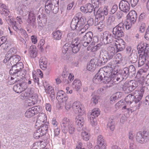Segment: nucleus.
I'll use <instances>...</instances> for the list:
<instances>
[{"label": "nucleus", "mask_w": 149, "mask_h": 149, "mask_svg": "<svg viewBox=\"0 0 149 149\" xmlns=\"http://www.w3.org/2000/svg\"><path fill=\"white\" fill-rule=\"evenodd\" d=\"M93 37V33L91 31L86 33L82 38L81 43L84 47L88 46L89 43L92 41Z\"/></svg>", "instance_id": "nucleus-10"}, {"label": "nucleus", "mask_w": 149, "mask_h": 149, "mask_svg": "<svg viewBox=\"0 0 149 149\" xmlns=\"http://www.w3.org/2000/svg\"><path fill=\"white\" fill-rule=\"evenodd\" d=\"M80 10L81 12L85 14H89L94 11L95 14V11L93 5L90 3H86L81 6Z\"/></svg>", "instance_id": "nucleus-11"}, {"label": "nucleus", "mask_w": 149, "mask_h": 149, "mask_svg": "<svg viewBox=\"0 0 149 149\" xmlns=\"http://www.w3.org/2000/svg\"><path fill=\"white\" fill-rule=\"evenodd\" d=\"M100 114V111L98 109H95L92 110V112L91 114V117L92 118V117L95 118L97 117Z\"/></svg>", "instance_id": "nucleus-50"}, {"label": "nucleus", "mask_w": 149, "mask_h": 149, "mask_svg": "<svg viewBox=\"0 0 149 149\" xmlns=\"http://www.w3.org/2000/svg\"><path fill=\"white\" fill-rule=\"evenodd\" d=\"M64 102L66 109L67 110H69L72 107L71 103L70 101L68 100Z\"/></svg>", "instance_id": "nucleus-61"}, {"label": "nucleus", "mask_w": 149, "mask_h": 149, "mask_svg": "<svg viewBox=\"0 0 149 149\" xmlns=\"http://www.w3.org/2000/svg\"><path fill=\"white\" fill-rule=\"evenodd\" d=\"M97 144L101 146L102 149H106V144L105 143L104 139L103 136L101 135L98 136Z\"/></svg>", "instance_id": "nucleus-26"}, {"label": "nucleus", "mask_w": 149, "mask_h": 149, "mask_svg": "<svg viewBox=\"0 0 149 149\" xmlns=\"http://www.w3.org/2000/svg\"><path fill=\"white\" fill-rule=\"evenodd\" d=\"M11 17L8 16V17H6L5 19L7 23L9 25H12L13 28V26H17V24H16V21H13V19H12V18H10Z\"/></svg>", "instance_id": "nucleus-45"}, {"label": "nucleus", "mask_w": 149, "mask_h": 149, "mask_svg": "<svg viewBox=\"0 0 149 149\" xmlns=\"http://www.w3.org/2000/svg\"><path fill=\"white\" fill-rule=\"evenodd\" d=\"M123 74V76L125 78V79H126L128 77H129V75L127 73L128 72H127V70H126L125 68H124L121 71H120Z\"/></svg>", "instance_id": "nucleus-57"}, {"label": "nucleus", "mask_w": 149, "mask_h": 149, "mask_svg": "<svg viewBox=\"0 0 149 149\" xmlns=\"http://www.w3.org/2000/svg\"><path fill=\"white\" fill-rule=\"evenodd\" d=\"M69 120L66 118H64L62 120L61 123V126L63 132L66 133L68 131V127L72 123Z\"/></svg>", "instance_id": "nucleus-19"}, {"label": "nucleus", "mask_w": 149, "mask_h": 149, "mask_svg": "<svg viewBox=\"0 0 149 149\" xmlns=\"http://www.w3.org/2000/svg\"><path fill=\"white\" fill-rule=\"evenodd\" d=\"M116 53V50L114 47L110 45L107 47V50H101L100 55L103 57L102 58L105 59L107 61L108 60L112 59Z\"/></svg>", "instance_id": "nucleus-2"}, {"label": "nucleus", "mask_w": 149, "mask_h": 149, "mask_svg": "<svg viewBox=\"0 0 149 149\" xmlns=\"http://www.w3.org/2000/svg\"><path fill=\"white\" fill-rule=\"evenodd\" d=\"M127 21L134 24L137 17V13L134 10L130 11L127 15Z\"/></svg>", "instance_id": "nucleus-23"}, {"label": "nucleus", "mask_w": 149, "mask_h": 149, "mask_svg": "<svg viewBox=\"0 0 149 149\" xmlns=\"http://www.w3.org/2000/svg\"><path fill=\"white\" fill-rule=\"evenodd\" d=\"M95 63L93 62V60L92 59L90 61L89 64L87 66V69L90 71H93L95 70Z\"/></svg>", "instance_id": "nucleus-40"}, {"label": "nucleus", "mask_w": 149, "mask_h": 149, "mask_svg": "<svg viewBox=\"0 0 149 149\" xmlns=\"http://www.w3.org/2000/svg\"><path fill=\"white\" fill-rule=\"evenodd\" d=\"M47 120V116L44 113H41L38 117L36 123L35 124L36 126H38L39 125L43 124V123L46 122Z\"/></svg>", "instance_id": "nucleus-22"}, {"label": "nucleus", "mask_w": 149, "mask_h": 149, "mask_svg": "<svg viewBox=\"0 0 149 149\" xmlns=\"http://www.w3.org/2000/svg\"><path fill=\"white\" fill-rule=\"evenodd\" d=\"M20 77V78H18L16 79V81H17V83H19L23 91L26 90L27 88V83L25 80L22 78Z\"/></svg>", "instance_id": "nucleus-24"}, {"label": "nucleus", "mask_w": 149, "mask_h": 149, "mask_svg": "<svg viewBox=\"0 0 149 149\" xmlns=\"http://www.w3.org/2000/svg\"><path fill=\"white\" fill-rule=\"evenodd\" d=\"M52 34L53 38L54 39L56 40H59L61 38L62 32L61 31L58 30L53 32Z\"/></svg>", "instance_id": "nucleus-35"}, {"label": "nucleus", "mask_w": 149, "mask_h": 149, "mask_svg": "<svg viewBox=\"0 0 149 149\" xmlns=\"http://www.w3.org/2000/svg\"><path fill=\"white\" fill-rule=\"evenodd\" d=\"M134 96L133 93L130 94L127 96L125 98V103L122 109H127L128 113H129L130 110H131L130 108V105L134 101Z\"/></svg>", "instance_id": "nucleus-9"}, {"label": "nucleus", "mask_w": 149, "mask_h": 149, "mask_svg": "<svg viewBox=\"0 0 149 149\" xmlns=\"http://www.w3.org/2000/svg\"><path fill=\"white\" fill-rule=\"evenodd\" d=\"M82 14L80 12H79L75 15L72 19L79 20L82 22L84 21V18L82 17Z\"/></svg>", "instance_id": "nucleus-51"}, {"label": "nucleus", "mask_w": 149, "mask_h": 149, "mask_svg": "<svg viewBox=\"0 0 149 149\" xmlns=\"http://www.w3.org/2000/svg\"><path fill=\"white\" fill-rule=\"evenodd\" d=\"M15 85L13 88V90L14 91L17 93H21L23 91L19 83Z\"/></svg>", "instance_id": "nucleus-46"}, {"label": "nucleus", "mask_w": 149, "mask_h": 149, "mask_svg": "<svg viewBox=\"0 0 149 149\" xmlns=\"http://www.w3.org/2000/svg\"><path fill=\"white\" fill-rule=\"evenodd\" d=\"M30 100H31V103L29 102L28 105H31L32 104H34L37 102V95H36L35 94H33L32 95H30Z\"/></svg>", "instance_id": "nucleus-42"}, {"label": "nucleus", "mask_w": 149, "mask_h": 149, "mask_svg": "<svg viewBox=\"0 0 149 149\" xmlns=\"http://www.w3.org/2000/svg\"><path fill=\"white\" fill-rule=\"evenodd\" d=\"M136 141L139 143L144 144L149 140V132L146 131L138 132L136 136Z\"/></svg>", "instance_id": "nucleus-5"}, {"label": "nucleus", "mask_w": 149, "mask_h": 149, "mask_svg": "<svg viewBox=\"0 0 149 149\" xmlns=\"http://www.w3.org/2000/svg\"><path fill=\"white\" fill-rule=\"evenodd\" d=\"M102 39L104 44H107L111 43L113 41V37L111 34L107 32H105L101 35Z\"/></svg>", "instance_id": "nucleus-13"}, {"label": "nucleus", "mask_w": 149, "mask_h": 149, "mask_svg": "<svg viewBox=\"0 0 149 149\" xmlns=\"http://www.w3.org/2000/svg\"><path fill=\"white\" fill-rule=\"evenodd\" d=\"M138 95H135V93H134V101L135 103L136 104L139 103L138 107V108L140 106L141 102L140 101L142 97H143L142 93H138Z\"/></svg>", "instance_id": "nucleus-32"}, {"label": "nucleus", "mask_w": 149, "mask_h": 149, "mask_svg": "<svg viewBox=\"0 0 149 149\" xmlns=\"http://www.w3.org/2000/svg\"><path fill=\"white\" fill-rule=\"evenodd\" d=\"M17 51L15 48H11L6 54L5 58L3 61L4 63H7L8 65H14L20 60L21 58L18 55H15Z\"/></svg>", "instance_id": "nucleus-1"}, {"label": "nucleus", "mask_w": 149, "mask_h": 149, "mask_svg": "<svg viewBox=\"0 0 149 149\" xmlns=\"http://www.w3.org/2000/svg\"><path fill=\"white\" fill-rule=\"evenodd\" d=\"M0 9H1L2 12V13L5 15L7 16L10 13L8 9V7L5 4L0 3Z\"/></svg>", "instance_id": "nucleus-36"}, {"label": "nucleus", "mask_w": 149, "mask_h": 149, "mask_svg": "<svg viewBox=\"0 0 149 149\" xmlns=\"http://www.w3.org/2000/svg\"><path fill=\"white\" fill-rule=\"evenodd\" d=\"M115 61L116 64H120L122 63V56L120 53L117 54L115 56Z\"/></svg>", "instance_id": "nucleus-41"}, {"label": "nucleus", "mask_w": 149, "mask_h": 149, "mask_svg": "<svg viewBox=\"0 0 149 149\" xmlns=\"http://www.w3.org/2000/svg\"><path fill=\"white\" fill-rule=\"evenodd\" d=\"M141 85H142V88L141 89L140 91H136L135 92H137L138 93H142V95H143L144 92L145 91V90L148 89V90L149 87L148 86H146L145 84H143V83H141Z\"/></svg>", "instance_id": "nucleus-53"}, {"label": "nucleus", "mask_w": 149, "mask_h": 149, "mask_svg": "<svg viewBox=\"0 0 149 149\" xmlns=\"http://www.w3.org/2000/svg\"><path fill=\"white\" fill-rule=\"evenodd\" d=\"M16 68L19 73V77H24L25 76V74L23 73V71L22 69L24 68V65L23 63L21 62L17 63L16 64Z\"/></svg>", "instance_id": "nucleus-27"}, {"label": "nucleus", "mask_w": 149, "mask_h": 149, "mask_svg": "<svg viewBox=\"0 0 149 149\" xmlns=\"http://www.w3.org/2000/svg\"><path fill=\"white\" fill-rule=\"evenodd\" d=\"M105 73L104 77H103V82L105 83L111 82V83L112 77L110 76L111 75L112 73L111 70H105Z\"/></svg>", "instance_id": "nucleus-25"}, {"label": "nucleus", "mask_w": 149, "mask_h": 149, "mask_svg": "<svg viewBox=\"0 0 149 149\" xmlns=\"http://www.w3.org/2000/svg\"><path fill=\"white\" fill-rule=\"evenodd\" d=\"M138 81L132 80L126 81L123 84L122 88L125 93H129L135 90L138 86Z\"/></svg>", "instance_id": "nucleus-4"}, {"label": "nucleus", "mask_w": 149, "mask_h": 149, "mask_svg": "<svg viewBox=\"0 0 149 149\" xmlns=\"http://www.w3.org/2000/svg\"><path fill=\"white\" fill-rule=\"evenodd\" d=\"M149 45L146 44V47H140L139 45L137 47V49L138 50L139 53H143V55L142 56L140 55L139 59L138 67H141L146 62V57L147 56L148 52V49H149Z\"/></svg>", "instance_id": "nucleus-3"}, {"label": "nucleus", "mask_w": 149, "mask_h": 149, "mask_svg": "<svg viewBox=\"0 0 149 149\" xmlns=\"http://www.w3.org/2000/svg\"><path fill=\"white\" fill-rule=\"evenodd\" d=\"M13 29L17 32H19L21 33L23 36H24L25 38L28 37V35L26 31L17 25L13 26Z\"/></svg>", "instance_id": "nucleus-30"}, {"label": "nucleus", "mask_w": 149, "mask_h": 149, "mask_svg": "<svg viewBox=\"0 0 149 149\" xmlns=\"http://www.w3.org/2000/svg\"><path fill=\"white\" fill-rule=\"evenodd\" d=\"M125 43L122 39L116 40L115 43L116 46V49L117 52L123 51L125 48Z\"/></svg>", "instance_id": "nucleus-20"}, {"label": "nucleus", "mask_w": 149, "mask_h": 149, "mask_svg": "<svg viewBox=\"0 0 149 149\" xmlns=\"http://www.w3.org/2000/svg\"><path fill=\"white\" fill-rule=\"evenodd\" d=\"M82 138L84 140L87 141L89 139L90 134L86 131L83 130L81 133Z\"/></svg>", "instance_id": "nucleus-43"}, {"label": "nucleus", "mask_w": 149, "mask_h": 149, "mask_svg": "<svg viewBox=\"0 0 149 149\" xmlns=\"http://www.w3.org/2000/svg\"><path fill=\"white\" fill-rule=\"evenodd\" d=\"M47 59L45 57H41L39 59L40 67L43 70H45L47 68Z\"/></svg>", "instance_id": "nucleus-28"}, {"label": "nucleus", "mask_w": 149, "mask_h": 149, "mask_svg": "<svg viewBox=\"0 0 149 149\" xmlns=\"http://www.w3.org/2000/svg\"><path fill=\"white\" fill-rule=\"evenodd\" d=\"M105 70L100 69L95 74L93 79V81L95 83H100V82L103 81V77H104Z\"/></svg>", "instance_id": "nucleus-14"}, {"label": "nucleus", "mask_w": 149, "mask_h": 149, "mask_svg": "<svg viewBox=\"0 0 149 149\" xmlns=\"http://www.w3.org/2000/svg\"><path fill=\"white\" fill-rule=\"evenodd\" d=\"M121 81L119 80L118 78L115 75H112V77L111 83H113L114 84H117L120 82Z\"/></svg>", "instance_id": "nucleus-56"}, {"label": "nucleus", "mask_w": 149, "mask_h": 149, "mask_svg": "<svg viewBox=\"0 0 149 149\" xmlns=\"http://www.w3.org/2000/svg\"><path fill=\"white\" fill-rule=\"evenodd\" d=\"M68 131L70 134H72L75 131V129L74 126L72 123L68 127Z\"/></svg>", "instance_id": "nucleus-59"}, {"label": "nucleus", "mask_w": 149, "mask_h": 149, "mask_svg": "<svg viewBox=\"0 0 149 149\" xmlns=\"http://www.w3.org/2000/svg\"><path fill=\"white\" fill-rule=\"evenodd\" d=\"M104 16L103 15V13L101 12L100 11H97V14L95 16V22H97V21L102 22L104 21Z\"/></svg>", "instance_id": "nucleus-29"}, {"label": "nucleus", "mask_w": 149, "mask_h": 149, "mask_svg": "<svg viewBox=\"0 0 149 149\" xmlns=\"http://www.w3.org/2000/svg\"><path fill=\"white\" fill-rule=\"evenodd\" d=\"M119 8L121 11L127 13L130 10V5L127 1L122 0L119 3Z\"/></svg>", "instance_id": "nucleus-15"}, {"label": "nucleus", "mask_w": 149, "mask_h": 149, "mask_svg": "<svg viewBox=\"0 0 149 149\" xmlns=\"http://www.w3.org/2000/svg\"><path fill=\"white\" fill-rule=\"evenodd\" d=\"M70 49V45L69 44H65L63 46L62 48V52L64 54H66L68 52V50Z\"/></svg>", "instance_id": "nucleus-54"}, {"label": "nucleus", "mask_w": 149, "mask_h": 149, "mask_svg": "<svg viewBox=\"0 0 149 149\" xmlns=\"http://www.w3.org/2000/svg\"><path fill=\"white\" fill-rule=\"evenodd\" d=\"M125 26L123 22H121L113 28L112 32L115 38H120L124 36V26Z\"/></svg>", "instance_id": "nucleus-6"}, {"label": "nucleus", "mask_w": 149, "mask_h": 149, "mask_svg": "<svg viewBox=\"0 0 149 149\" xmlns=\"http://www.w3.org/2000/svg\"><path fill=\"white\" fill-rule=\"evenodd\" d=\"M45 92L49 94L51 96L54 95V90L50 86H49L48 88L45 89Z\"/></svg>", "instance_id": "nucleus-55"}, {"label": "nucleus", "mask_w": 149, "mask_h": 149, "mask_svg": "<svg viewBox=\"0 0 149 149\" xmlns=\"http://www.w3.org/2000/svg\"><path fill=\"white\" fill-rule=\"evenodd\" d=\"M118 8V6L117 5L115 4L113 5L112 6L111 9V10L110 12V14H114L117 10Z\"/></svg>", "instance_id": "nucleus-64"}, {"label": "nucleus", "mask_w": 149, "mask_h": 149, "mask_svg": "<svg viewBox=\"0 0 149 149\" xmlns=\"http://www.w3.org/2000/svg\"><path fill=\"white\" fill-rule=\"evenodd\" d=\"M72 107L76 113H78L80 115H83L84 114V111L83 106L80 102H74Z\"/></svg>", "instance_id": "nucleus-12"}, {"label": "nucleus", "mask_w": 149, "mask_h": 149, "mask_svg": "<svg viewBox=\"0 0 149 149\" xmlns=\"http://www.w3.org/2000/svg\"><path fill=\"white\" fill-rule=\"evenodd\" d=\"M42 110V108L39 106H36L30 108L28 109L26 111L25 114V116L28 118L32 117L38 112H39Z\"/></svg>", "instance_id": "nucleus-7"}, {"label": "nucleus", "mask_w": 149, "mask_h": 149, "mask_svg": "<svg viewBox=\"0 0 149 149\" xmlns=\"http://www.w3.org/2000/svg\"><path fill=\"white\" fill-rule=\"evenodd\" d=\"M44 135L40 130L39 129L36 130L33 134V137L36 139H37L39 138L40 137Z\"/></svg>", "instance_id": "nucleus-48"}, {"label": "nucleus", "mask_w": 149, "mask_h": 149, "mask_svg": "<svg viewBox=\"0 0 149 149\" xmlns=\"http://www.w3.org/2000/svg\"><path fill=\"white\" fill-rule=\"evenodd\" d=\"M58 99L63 102H65L68 100V97L66 94L64 93Z\"/></svg>", "instance_id": "nucleus-60"}, {"label": "nucleus", "mask_w": 149, "mask_h": 149, "mask_svg": "<svg viewBox=\"0 0 149 149\" xmlns=\"http://www.w3.org/2000/svg\"><path fill=\"white\" fill-rule=\"evenodd\" d=\"M126 70H127L129 76L130 77H132L134 76L136 73V69L134 67L133 65H130L128 67H125Z\"/></svg>", "instance_id": "nucleus-31"}, {"label": "nucleus", "mask_w": 149, "mask_h": 149, "mask_svg": "<svg viewBox=\"0 0 149 149\" xmlns=\"http://www.w3.org/2000/svg\"><path fill=\"white\" fill-rule=\"evenodd\" d=\"M45 3V8L46 13L48 14L50 13V11L52 10L54 8V5L53 4V0H42Z\"/></svg>", "instance_id": "nucleus-21"}, {"label": "nucleus", "mask_w": 149, "mask_h": 149, "mask_svg": "<svg viewBox=\"0 0 149 149\" xmlns=\"http://www.w3.org/2000/svg\"><path fill=\"white\" fill-rule=\"evenodd\" d=\"M115 17L113 15H110L108 18L107 24L108 25H111L114 24Z\"/></svg>", "instance_id": "nucleus-47"}, {"label": "nucleus", "mask_w": 149, "mask_h": 149, "mask_svg": "<svg viewBox=\"0 0 149 149\" xmlns=\"http://www.w3.org/2000/svg\"><path fill=\"white\" fill-rule=\"evenodd\" d=\"M102 45V43H100L92 47L90 49L92 52H94L99 50Z\"/></svg>", "instance_id": "nucleus-52"}, {"label": "nucleus", "mask_w": 149, "mask_h": 149, "mask_svg": "<svg viewBox=\"0 0 149 149\" xmlns=\"http://www.w3.org/2000/svg\"><path fill=\"white\" fill-rule=\"evenodd\" d=\"M81 86V81L78 79H75L72 84V86L77 91H79L80 89Z\"/></svg>", "instance_id": "nucleus-33"}, {"label": "nucleus", "mask_w": 149, "mask_h": 149, "mask_svg": "<svg viewBox=\"0 0 149 149\" xmlns=\"http://www.w3.org/2000/svg\"><path fill=\"white\" fill-rule=\"evenodd\" d=\"M70 45V49H71L72 52L74 53H77L79 50L81 44L77 39H75L73 40Z\"/></svg>", "instance_id": "nucleus-17"}, {"label": "nucleus", "mask_w": 149, "mask_h": 149, "mask_svg": "<svg viewBox=\"0 0 149 149\" xmlns=\"http://www.w3.org/2000/svg\"><path fill=\"white\" fill-rule=\"evenodd\" d=\"M142 83H143V84H145L146 86H149V73L146 76L143 82H142Z\"/></svg>", "instance_id": "nucleus-63"}, {"label": "nucleus", "mask_w": 149, "mask_h": 149, "mask_svg": "<svg viewBox=\"0 0 149 149\" xmlns=\"http://www.w3.org/2000/svg\"><path fill=\"white\" fill-rule=\"evenodd\" d=\"M36 11L35 10H31L29 14V17L27 22L30 25L34 27L36 26Z\"/></svg>", "instance_id": "nucleus-16"}, {"label": "nucleus", "mask_w": 149, "mask_h": 149, "mask_svg": "<svg viewBox=\"0 0 149 149\" xmlns=\"http://www.w3.org/2000/svg\"><path fill=\"white\" fill-rule=\"evenodd\" d=\"M39 129L40 130L41 132L44 135L46 133L48 130V125L44 124L39 125Z\"/></svg>", "instance_id": "nucleus-37"}, {"label": "nucleus", "mask_w": 149, "mask_h": 149, "mask_svg": "<svg viewBox=\"0 0 149 149\" xmlns=\"http://www.w3.org/2000/svg\"><path fill=\"white\" fill-rule=\"evenodd\" d=\"M82 115H79L76 118V123L77 125V129L78 131H81L83 129V125L84 123V118L81 116Z\"/></svg>", "instance_id": "nucleus-18"}, {"label": "nucleus", "mask_w": 149, "mask_h": 149, "mask_svg": "<svg viewBox=\"0 0 149 149\" xmlns=\"http://www.w3.org/2000/svg\"><path fill=\"white\" fill-rule=\"evenodd\" d=\"M137 58L138 56L136 54L133 53L131 54L130 58V62L132 63H136L137 61Z\"/></svg>", "instance_id": "nucleus-49"}, {"label": "nucleus", "mask_w": 149, "mask_h": 149, "mask_svg": "<svg viewBox=\"0 0 149 149\" xmlns=\"http://www.w3.org/2000/svg\"><path fill=\"white\" fill-rule=\"evenodd\" d=\"M115 122L113 118L111 117L109 119V120L107 124V127H109L112 131H113L115 128Z\"/></svg>", "instance_id": "nucleus-38"}, {"label": "nucleus", "mask_w": 149, "mask_h": 149, "mask_svg": "<svg viewBox=\"0 0 149 149\" xmlns=\"http://www.w3.org/2000/svg\"><path fill=\"white\" fill-rule=\"evenodd\" d=\"M85 24L84 21L72 19L71 22L70 27L73 30L80 31L82 30Z\"/></svg>", "instance_id": "nucleus-8"}, {"label": "nucleus", "mask_w": 149, "mask_h": 149, "mask_svg": "<svg viewBox=\"0 0 149 149\" xmlns=\"http://www.w3.org/2000/svg\"><path fill=\"white\" fill-rule=\"evenodd\" d=\"M38 22L41 23H45L47 21L46 15L44 14L41 13L38 16Z\"/></svg>", "instance_id": "nucleus-39"}, {"label": "nucleus", "mask_w": 149, "mask_h": 149, "mask_svg": "<svg viewBox=\"0 0 149 149\" xmlns=\"http://www.w3.org/2000/svg\"><path fill=\"white\" fill-rule=\"evenodd\" d=\"M12 68L9 71V73L10 74L13 75V76L15 77V75H17V76L19 77V73H18L16 64L14 65H11Z\"/></svg>", "instance_id": "nucleus-34"}, {"label": "nucleus", "mask_w": 149, "mask_h": 149, "mask_svg": "<svg viewBox=\"0 0 149 149\" xmlns=\"http://www.w3.org/2000/svg\"><path fill=\"white\" fill-rule=\"evenodd\" d=\"M115 75L118 78L119 80L121 81H122L124 79H125V78L123 76V74L120 71L117 72L116 74Z\"/></svg>", "instance_id": "nucleus-58"}, {"label": "nucleus", "mask_w": 149, "mask_h": 149, "mask_svg": "<svg viewBox=\"0 0 149 149\" xmlns=\"http://www.w3.org/2000/svg\"><path fill=\"white\" fill-rule=\"evenodd\" d=\"M40 143L39 142H36L33 145L32 149H41Z\"/></svg>", "instance_id": "nucleus-62"}, {"label": "nucleus", "mask_w": 149, "mask_h": 149, "mask_svg": "<svg viewBox=\"0 0 149 149\" xmlns=\"http://www.w3.org/2000/svg\"><path fill=\"white\" fill-rule=\"evenodd\" d=\"M95 63V66H101L103 63H105L107 62L105 59H103V61L100 59H92Z\"/></svg>", "instance_id": "nucleus-44"}]
</instances>
